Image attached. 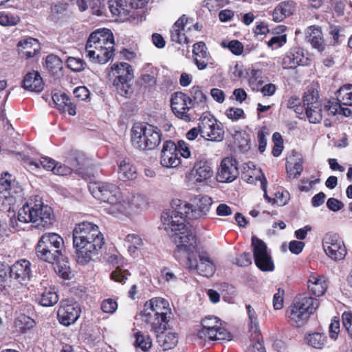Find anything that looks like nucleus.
Listing matches in <instances>:
<instances>
[{"mask_svg":"<svg viewBox=\"0 0 352 352\" xmlns=\"http://www.w3.org/2000/svg\"><path fill=\"white\" fill-rule=\"evenodd\" d=\"M189 19L185 15L182 16L173 25L170 30V38L173 42L183 44L189 42L186 35L188 31L190 30V26H188Z\"/></svg>","mask_w":352,"mask_h":352,"instance_id":"nucleus-21","label":"nucleus"},{"mask_svg":"<svg viewBox=\"0 0 352 352\" xmlns=\"http://www.w3.org/2000/svg\"><path fill=\"white\" fill-rule=\"evenodd\" d=\"M55 164V160L47 157H41L38 160H30L29 162V166L32 170H34L33 167L35 168L43 167L46 170L53 172Z\"/></svg>","mask_w":352,"mask_h":352,"instance_id":"nucleus-44","label":"nucleus"},{"mask_svg":"<svg viewBox=\"0 0 352 352\" xmlns=\"http://www.w3.org/2000/svg\"><path fill=\"white\" fill-rule=\"evenodd\" d=\"M197 337L204 341L230 340V333L221 326V320L215 316H209L202 320V328Z\"/></svg>","mask_w":352,"mask_h":352,"instance_id":"nucleus-9","label":"nucleus"},{"mask_svg":"<svg viewBox=\"0 0 352 352\" xmlns=\"http://www.w3.org/2000/svg\"><path fill=\"white\" fill-rule=\"evenodd\" d=\"M342 103L338 102L328 101L324 105V110L328 112L329 115L335 116L337 114L342 115L345 117H349L351 114V111L347 107H342Z\"/></svg>","mask_w":352,"mask_h":352,"instance_id":"nucleus-40","label":"nucleus"},{"mask_svg":"<svg viewBox=\"0 0 352 352\" xmlns=\"http://www.w3.org/2000/svg\"><path fill=\"white\" fill-rule=\"evenodd\" d=\"M145 142L146 150H152L157 147L161 142L160 130L156 126L147 124V135Z\"/></svg>","mask_w":352,"mask_h":352,"instance_id":"nucleus-38","label":"nucleus"},{"mask_svg":"<svg viewBox=\"0 0 352 352\" xmlns=\"http://www.w3.org/2000/svg\"><path fill=\"white\" fill-rule=\"evenodd\" d=\"M22 188L12 182L8 173L1 174L0 183V201L3 205L11 206L17 199L22 198Z\"/></svg>","mask_w":352,"mask_h":352,"instance_id":"nucleus-11","label":"nucleus"},{"mask_svg":"<svg viewBox=\"0 0 352 352\" xmlns=\"http://www.w3.org/2000/svg\"><path fill=\"white\" fill-rule=\"evenodd\" d=\"M39 303L43 307H51L58 301V296L54 288L45 287L40 294Z\"/></svg>","mask_w":352,"mask_h":352,"instance_id":"nucleus-39","label":"nucleus"},{"mask_svg":"<svg viewBox=\"0 0 352 352\" xmlns=\"http://www.w3.org/2000/svg\"><path fill=\"white\" fill-rule=\"evenodd\" d=\"M294 10V6L293 2H282L274 8L272 12L273 20L276 22H280L287 16L292 14Z\"/></svg>","mask_w":352,"mask_h":352,"instance_id":"nucleus-34","label":"nucleus"},{"mask_svg":"<svg viewBox=\"0 0 352 352\" xmlns=\"http://www.w3.org/2000/svg\"><path fill=\"white\" fill-rule=\"evenodd\" d=\"M144 312H151L152 316L157 315L170 316L171 314L168 302L162 298H153L144 305Z\"/></svg>","mask_w":352,"mask_h":352,"instance_id":"nucleus-23","label":"nucleus"},{"mask_svg":"<svg viewBox=\"0 0 352 352\" xmlns=\"http://www.w3.org/2000/svg\"><path fill=\"white\" fill-rule=\"evenodd\" d=\"M147 124L136 123L131 129V142L133 146L140 150H146V138Z\"/></svg>","mask_w":352,"mask_h":352,"instance_id":"nucleus-28","label":"nucleus"},{"mask_svg":"<svg viewBox=\"0 0 352 352\" xmlns=\"http://www.w3.org/2000/svg\"><path fill=\"white\" fill-rule=\"evenodd\" d=\"M328 287L327 279L324 276L316 273L309 275L307 280V288L310 294L317 297L324 294Z\"/></svg>","mask_w":352,"mask_h":352,"instance_id":"nucleus-27","label":"nucleus"},{"mask_svg":"<svg viewBox=\"0 0 352 352\" xmlns=\"http://www.w3.org/2000/svg\"><path fill=\"white\" fill-rule=\"evenodd\" d=\"M89 189L91 195L107 204L104 210L111 214L127 215L133 206L139 207L143 199L140 195H133L131 199L124 197L118 186L113 183L96 182L90 183Z\"/></svg>","mask_w":352,"mask_h":352,"instance_id":"nucleus-3","label":"nucleus"},{"mask_svg":"<svg viewBox=\"0 0 352 352\" xmlns=\"http://www.w3.org/2000/svg\"><path fill=\"white\" fill-rule=\"evenodd\" d=\"M130 275L128 270L118 266L111 272V278L116 282L124 283Z\"/></svg>","mask_w":352,"mask_h":352,"instance_id":"nucleus-55","label":"nucleus"},{"mask_svg":"<svg viewBox=\"0 0 352 352\" xmlns=\"http://www.w3.org/2000/svg\"><path fill=\"white\" fill-rule=\"evenodd\" d=\"M35 324V322L30 317L25 315L18 316L15 321L14 325L17 331L21 333L32 329Z\"/></svg>","mask_w":352,"mask_h":352,"instance_id":"nucleus-45","label":"nucleus"},{"mask_svg":"<svg viewBox=\"0 0 352 352\" xmlns=\"http://www.w3.org/2000/svg\"><path fill=\"white\" fill-rule=\"evenodd\" d=\"M213 170L210 164L204 160L197 161L191 170V176L196 184H204L213 176Z\"/></svg>","mask_w":352,"mask_h":352,"instance_id":"nucleus-22","label":"nucleus"},{"mask_svg":"<svg viewBox=\"0 0 352 352\" xmlns=\"http://www.w3.org/2000/svg\"><path fill=\"white\" fill-rule=\"evenodd\" d=\"M313 107H305L306 116L311 123H319L322 120V104H317Z\"/></svg>","mask_w":352,"mask_h":352,"instance_id":"nucleus-48","label":"nucleus"},{"mask_svg":"<svg viewBox=\"0 0 352 352\" xmlns=\"http://www.w3.org/2000/svg\"><path fill=\"white\" fill-rule=\"evenodd\" d=\"M55 270L62 278L65 279L69 278L70 268L67 262H63V263H57Z\"/></svg>","mask_w":352,"mask_h":352,"instance_id":"nucleus-62","label":"nucleus"},{"mask_svg":"<svg viewBox=\"0 0 352 352\" xmlns=\"http://www.w3.org/2000/svg\"><path fill=\"white\" fill-rule=\"evenodd\" d=\"M342 324L349 335L352 338V313L344 312L342 316Z\"/></svg>","mask_w":352,"mask_h":352,"instance_id":"nucleus-64","label":"nucleus"},{"mask_svg":"<svg viewBox=\"0 0 352 352\" xmlns=\"http://www.w3.org/2000/svg\"><path fill=\"white\" fill-rule=\"evenodd\" d=\"M52 98L59 111H61L64 108L65 109V106H67L69 100L67 94L60 92L54 93Z\"/></svg>","mask_w":352,"mask_h":352,"instance_id":"nucleus-56","label":"nucleus"},{"mask_svg":"<svg viewBox=\"0 0 352 352\" xmlns=\"http://www.w3.org/2000/svg\"><path fill=\"white\" fill-rule=\"evenodd\" d=\"M132 79H114L113 85L116 87L118 93L124 97H129L131 92V88L129 82Z\"/></svg>","mask_w":352,"mask_h":352,"instance_id":"nucleus-50","label":"nucleus"},{"mask_svg":"<svg viewBox=\"0 0 352 352\" xmlns=\"http://www.w3.org/2000/svg\"><path fill=\"white\" fill-rule=\"evenodd\" d=\"M190 97L196 105L201 108H204L206 104L207 96L202 91L201 88L199 86H193L190 89Z\"/></svg>","mask_w":352,"mask_h":352,"instance_id":"nucleus-47","label":"nucleus"},{"mask_svg":"<svg viewBox=\"0 0 352 352\" xmlns=\"http://www.w3.org/2000/svg\"><path fill=\"white\" fill-rule=\"evenodd\" d=\"M18 47L27 58L33 57L39 50L38 40L32 37L21 39L18 43Z\"/></svg>","mask_w":352,"mask_h":352,"instance_id":"nucleus-32","label":"nucleus"},{"mask_svg":"<svg viewBox=\"0 0 352 352\" xmlns=\"http://www.w3.org/2000/svg\"><path fill=\"white\" fill-rule=\"evenodd\" d=\"M307 55L302 48H292L283 59V67L284 69H294L300 65H307L309 59Z\"/></svg>","mask_w":352,"mask_h":352,"instance_id":"nucleus-20","label":"nucleus"},{"mask_svg":"<svg viewBox=\"0 0 352 352\" xmlns=\"http://www.w3.org/2000/svg\"><path fill=\"white\" fill-rule=\"evenodd\" d=\"M319 307V300L311 296H296L285 312L288 323L294 327H301L308 321Z\"/></svg>","mask_w":352,"mask_h":352,"instance_id":"nucleus-6","label":"nucleus"},{"mask_svg":"<svg viewBox=\"0 0 352 352\" xmlns=\"http://www.w3.org/2000/svg\"><path fill=\"white\" fill-rule=\"evenodd\" d=\"M192 54L195 64L199 70L205 69L209 64L212 65V59L207 52V47L204 42H198L193 45Z\"/></svg>","mask_w":352,"mask_h":352,"instance_id":"nucleus-24","label":"nucleus"},{"mask_svg":"<svg viewBox=\"0 0 352 352\" xmlns=\"http://www.w3.org/2000/svg\"><path fill=\"white\" fill-rule=\"evenodd\" d=\"M329 34L332 37L333 45L341 43L349 34L345 28L334 25L330 26Z\"/></svg>","mask_w":352,"mask_h":352,"instance_id":"nucleus-42","label":"nucleus"},{"mask_svg":"<svg viewBox=\"0 0 352 352\" xmlns=\"http://www.w3.org/2000/svg\"><path fill=\"white\" fill-rule=\"evenodd\" d=\"M249 319V329L252 334H256V337L258 335L259 328L257 314L254 309L250 305H246Z\"/></svg>","mask_w":352,"mask_h":352,"instance_id":"nucleus-49","label":"nucleus"},{"mask_svg":"<svg viewBox=\"0 0 352 352\" xmlns=\"http://www.w3.org/2000/svg\"><path fill=\"white\" fill-rule=\"evenodd\" d=\"M156 336L159 345L164 351L173 349L178 343V335L172 330H162Z\"/></svg>","mask_w":352,"mask_h":352,"instance_id":"nucleus-29","label":"nucleus"},{"mask_svg":"<svg viewBox=\"0 0 352 352\" xmlns=\"http://www.w3.org/2000/svg\"><path fill=\"white\" fill-rule=\"evenodd\" d=\"M287 173L289 178L296 179L298 178L302 170V162L299 160L294 164H289L286 166Z\"/></svg>","mask_w":352,"mask_h":352,"instance_id":"nucleus-54","label":"nucleus"},{"mask_svg":"<svg viewBox=\"0 0 352 352\" xmlns=\"http://www.w3.org/2000/svg\"><path fill=\"white\" fill-rule=\"evenodd\" d=\"M252 246L256 265L263 272L273 271L274 265L266 244L256 236L252 237Z\"/></svg>","mask_w":352,"mask_h":352,"instance_id":"nucleus-13","label":"nucleus"},{"mask_svg":"<svg viewBox=\"0 0 352 352\" xmlns=\"http://www.w3.org/2000/svg\"><path fill=\"white\" fill-rule=\"evenodd\" d=\"M201 135L211 141H221L223 138L224 131L212 117L204 116L199 122Z\"/></svg>","mask_w":352,"mask_h":352,"instance_id":"nucleus-16","label":"nucleus"},{"mask_svg":"<svg viewBox=\"0 0 352 352\" xmlns=\"http://www.w3.org/2000/svg\"><path fill=\"white\" fill-rule=\"evenodd\" d=\"M144 315L145 316V322L149 324L151 329L156 333H160L166 329V326L170 318V316H166V318H164L163 316L160 315L152 316L149 311H144Z\"/></svg>","mask_w":352,"mask_h":352,"instance_id":"nucleus-35","label":"nucleus"},{"mask_svg":"<svg viewBox=\"0 0 352 352\" xmlns=\"http://www.w3.org/2000/svg\"><path fill=\"white\" fill-rule=\"evenodd\" d=\"M160 164L166 168H176L181 164L180 157L177 152L176 144L171 140L164 142L163 144Z\"/></svg>","mask_w":352,"mask_h":352,"instance_id":"nucleus-19","label":"nucleus"},{"mask_svg":"<svg viewBox=\"0 0 352 352\" xmlns=\"http://www.w3.org/2000/svg\"><path fill=\"white\" fill-rule=\"evenodd\" d=\"M113 75L116 76L115 79H133V71L131 66L126 63H120L113 64L111 67Z\"/></svg>","mask_w":352,"mask_h":352,"instance_id":"nucleus-36","label":"nucleus"},{"mask_svg":"<svg viewBox=\"0 0 352 352\" xmlns=\"http://www.w3.org/2000/svg\"><path fill=\"white\" fill-rule=\"evenodd\" d=\"M307 343L315 349H322L327 342V337L320 333H313L305 337Z\"/></svg>","mask_w":352,"mask_h":352,"instance_id":"nucleus-46","label":"nucleus"},{"mask_svg":"<svg viewBox=\"0 0 352 352\" xmlns=\"http://www.w3.org/2000/svg\"><path fill=\"white\" fill-rule=\"evenodd\" d=\"M303 104L305 107H313L317 104H322L318 100V94L314 89H309L305 93L303 96Z\"/></svg>","mask_w":352,"mask_h":352,"instance_id":"nucleus-51","label":"nucleus"},{"mask_svg":"<svg viewBox=\"0 0 352 352\" xmlns=\"http://www.w3.org/2000/svg\"><path fill=\"white\" fill-rule=\"evenodd\" d=\"M226 116L232 121H237L245 118L244 111L241 108L230 107L226 111Z\"/></svg>","mask_w":352,"mask_h":352,"instance_id":"nucleus-60","label":"nucleus"},{"mask_svg":"<svg viewBox=\"0 0 352 352\" xmlns=\"http://www.w3.org/2000/svg\"><path fill=\"white\" fill-rule=\"evenodd\" d=\"M132 0H109V8L114 16H118L123 19H128L133 16L131 4Z\"/></svg>","mask_w":352,"mask_h":352,"instance_id":"nucleus-25","label":"nucleus"},{"mask_svg":"<svg viewBox=\"0 0 352 352\" xmlns=\"http://www.w3.org/2000/svg\"><path fill=\"white\" fill-rule=\"evenodd\" d=\"M306 34L307 41L311 43L314 48L316 49L319 52H322L324 50V41L320 27L315 25L309 27Z\"/></svg>","mask_w":352,"mask_h":352,"instance_id":"nucleus-30","label":"nucleus"},{"mask_svg":"<svg viewBox=\"0 0 352 352\" xmlns=\"http://www.w3.org/2000/svg\"><path fill=\"white\" fill-rule=\"evenodd\" d=\"M239 175L237 162L232 157H226L222 160L217 174L219 182H232Z\"/></svg>","mask_w":352,"mask_h":352,"instance_id":"nucleus-18","label":"nucleus"},{"mask_svg":"<svg viewBox=\"0 0 352 352\" xmlns=\"http://www.w3.org/2000/svg\"><path fill=\"white\" fill-rule=\"evenodd\" d=\"M80 314V308L76 302L65 300L60 302L57 317L60 324L65 326H69L77 320Z\"/></svg>","mask_w":352,"mask_h":352,"instance_id":"nucleus-15","label":"nucleus"},{"mask_svg":"<svg viewBox=\"0 0 352 352\" xmlns=\"http://www.w3.org/2000/svg\"><path fill=\"white\" fill-rule=\"evenodd\" d=\"M104 243L99 227L91 222L83 221L75 226L73 230V244L76 261L81 265L89 263Z\"/></svg>","mask_w":352,"mask_h":352,"instance_id":"nucleus-2","label":"nucleus"},{"mask_svg":"<svg viewBox=\"0 0 352 352\" xmlns=\"http://www.w3.org/2000/svg\"><path fill=\"white\" fill-rule=\"evenodd\" d=\"M337 100L343 105L352 106V85H344L337 92Z\"/></svg>","mask_w":352,"mask_h":352,"instance_id":"nucleus-41","label":"nucleus"},{"mask_svg":"<svg viewBox=\"0 0 352 352\" xmlns=\"http://www.w3.org/2000/svg\"><path fill=\"white\" fill-rule=\"evenodd\" d=\"M170 107L174 115L182 120L189 122L193 118L195 103L191 97L184 93L175 92L172 94Z\"/></svg>","mask_w":352,"mask_h":352,"instance_id":"nucleus-10","label":"nucleus"},{"mask_svg":"<svg viewBox=\"0 0 352 352\" xmlns=\"http://www.w3.org/2000/svg\"><path fill=\"white\" fill-rule=\"evenodd\" d=\"M118 309L117 302L111 298L104 300L101 303V309L103 312L112 314Z\"/></svg>","mask_w":352,"mask_h":352,"instance_id":"nucleus-58","label":"nucleus"},{"mask_svg":"<svg viewBox=\"0 0 352 352\" xmlns=\"http://www.w3.org/2000/svg\"><path fill=\"white\" fill-rule=\"evenodd\" d=\"M118 177L120 180L127 181L135 177L136 169L128 160H122L118 164Z\"/></svg>","mask_w":352,"mask_h":352,"instance_id":"nucleus-37","label":"nucleus"},{"mask_svg":"<svg viewBox=\"0 0 352 352\" xmlns=\"http://www.w3.org/2000/svg\"><path fill=\"white\" fill-rule=\"evenodd\" d=\"M63 243V239L59 234L54 232L45 233L36 245V254L43 261L54 263L58 261L61 255Z\"/></svg>","mask_w":352,"mask_h":352,"instance_id":"nucleus-8","label":"nucleus"},{"mask_svg":"<svg viewBox=\"0 0 352 352\" xmlns=\"http://www.w3.org/2000/svg\"><path fill=\"white\" fill-rule=\"evenodd\" d=\"M67 67L74 72H81L85 67V62L78 58L69 57L67 60Z\"/></svg>","mask_w":352,"mask_h":352,"instance_id":"nucleus-57","label":"nucleus"},{"mask_svg":"<svg viewBox=\"0 0 352 352\" xmlns=\"http://www.w3.org/2000/svg\"><path fill=\"white\" fill-rule=\"evenodd\" d=\"M199 262H197L196 254L190 256L185 262V265L190 270H197L199 274L210 277L214 273V265L206 252H201L199 254Z\"/></svg>","mask_w":352,"mask_h":352,"instance_id":"nucleus-14","label":"nucleus"},{"mask_svg":"<svg viewBox=\"0 0 352 352\" xmlns=\"http://www.w3.org/2000/svg\"><path fill=\"white\" fill-rule=\"evenodd\" d=\"M144 245L143 239L136 234H129L125 237L124 245L132 256H137Z\"/></svg>","mask_w":352,"mask_h":352,"instance_id":"nucleus-33","label":"nucleus"},{"mask_svg":"<svg viewBox=\"0 0 352 352\" xmlns=\"http://www.w3.org/2000/svg\"><path fill=\"white\" fill-rule=\"evenodd\" d=\"M91 8L93 14L102 16L105 14V0H92Z\"/></svg>","mask_w":352,"mask_h":352,"instance_id":"nucleus-59","label":"nucleus"},{"mask_svg":"<svg viewBox=\"0 0 352 352\" xmlns=\"http://www.w3.org/2000/svg\"><path fill=\"white\" fill-rule=\"evenodd\" d=\"M85 156L77 151L72 152L67 158L69 166L56 162L53 173L57 175H67L72 171L79 172L85 163Z\"/></svg>","mask_w":352,"mask_h":352,"instance_id":"nucleus-17","label":"nucleus"},{"mask_svg":"<svg viewBox=\"0 0 352 352\" xmlns=\"http://www.w3.org/2000/svg\"><path fill=\"white\" fill-rule=\"evenodd\" d=\"M23 87L31 91L40 92L43 89L42 78L36 72H29L24 77Z\"/></svg>","mask_w":352,"mask_h":352,"instance_id":"nucleus-31","label":"nucleus"},{"mask_svg":"<svg viewBox=\"0 0 352 352\" xmlns=\"http://www.w3.org/2000/svg\"><path fill=\"white\" fill-rule=\"evenodd\" d=\"M284 294V290L279 288L278 292L274 295L273 306L276 310H280L283 307Z\"/></svg>","mask_w":352,"mask_h":352,"instance_id":"nucleus-63","label":"nucleus"},{"mask_svg":"<svg viewBox=\"0 0 352 352\" xmlns=\"http://www.w3.org/2000/svg\"><path fill=\"white\" fill-rule=\"evenodd\" d=\"M264 83L263 72L260 69H252L250 73L249 85L255 91L260 90V87Z\"/></svg>","mask_w":352,"mask_h":352,"instance_id":"nucleus-43","label":"nucleus"},{"mask_svg":"<svg viewBox=\"0 0 352 352\" xmlns=\"http://www.w3.org/2000/svg\"><path fill=\"white\" fill-rule=\"evenodd\" d=\"M135 344L137 347H139L142 351H146L151 347L152 342L148 336L138 332L135 333Z\"/></svg>","mask_w":352,"mask_h":352,"instance_id":"nucleus-53","label":"nucleus"},{"mask_svg":"<svg viewBox=\"0 0 352 352\" xmlns=\"http://www.w3.org/2000/svg\"><path fill=\"white\" fill-rule=\"evenodd\" d=\"M63 62L56 55L50 54L45 58V67L52 72H56V70L62 68Z\"/></svg>","mask_w":352,"mask_h":352,"instance_id":"nucleus-52","label":"nucleus"},{"mask_svg":"<svg viewBox=\"0 0 352 352\" xmlns=\"http://www.w3.org/2000/svg\"><path fill=\"white\" fill-rule=\"evenodd\" d=\"M194 205L182 201L180 199H173L171 207L165 211H171L176 216H182V219H199L204 218L210 210L212 204L211 197L207 195H200L195 198Z\"/></svg>","mask_w":352,"mask_h":352,"instance_id":"nucleus-7","label":"nucleus"},{"mask_svg":"<svg viewBox=\"0 0 352 352\" xmlns=\"http://www.w3.org/2000/svg\"><path fill=\"white\" fill-rule=\"evenodd\" d=\"M171 211H164L161 216L162 226L176 245L175 256L181 260L184 256L186 261L196 254L197 237L194 229L185 224L182 216H176Z\"/></svg>","mask_w":352,"mask_h":352,"instance_id":"nucleus-1","label":"nucleus"},{"mask_svg":"<svg viewBox=\"0 0 352 352\" xmlns=\"http://www.w3.org/2000/svg\"><path fill=\"white\" fill-rule=\"evenodd\" d=\"M17 219L21 223L31 222L38 228H47L52 225L54 216L51 207L38 195H34L19 210Z\"/></svg>","mask_w":352,"mask_h":352,"instance_id":"nucleus-4","label":"nucleus"},{"mask_svg":"<svg viewBox=\"0 0 352 352\" xmlns=\"http://www.w3.org/2000/svg\"><path fill=\"white\" fill-rule=\"evenodd\" d=\"M87 56L94 63L104 64L114 54V38L107 28L98 29L89 36L86 44Z\"/></svg>","mask_w":352,"mask_h":352,"instance_id":"nucleus-5","label":"nucleus"},{"mask_svg":"<svg viewBox=\"0 0 352 352\" xmlns=\"http://www.w3.org/2000/svg\"><path fill=\"white\" fill-rule=\"evenodd\" d=\"M287 36L286 34H282L273 36L267 41V45L272 49H277L282 47L286 43Z\"/></svg>","mask_w":352,"mask_h":352,"instance_id":"nucleus-61","label":"nucleus"},{"mask_svg":"<svg viewBox=\"0 0 352 352\" xmlns=\"http://www.w3.org/2000/svg\"><path fill=\"white\" fill-rule=\"evenodd\" d=\"M322 247L325 254L334 261L342 260L346 254L345 244L336 233H327L322 239Z\"/></svg>","mask_w":352,"mask_h":352,"instance_id":"nucleus-12","label":"nucleus"},{"mask_svg":"<svg viewBox=\"0 0 352 352\" xmlns=\"http://www.w3.org/2000/svg\"><path fill=\"white\" fill-rule=\"evenodd\" d=\"M31 263L29 261L21 259L15 262L10 269V276L19 282L25 281L30 278L31 274Z\"/></svg>","mask_w":352,"mask_h":352,"instance_id":"nucleus-26","label":"nucleus"}]
</instances>
